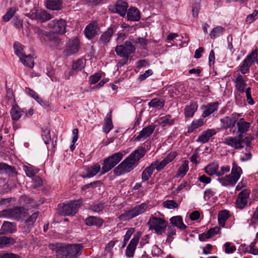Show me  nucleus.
Listing matches in <instances>:
<instances>
[{
	"label": "nucleus",
	"instance_id": "f257e3e1",
	"mask_svg": "<svg viewBox=\"0 0 258 258\" xmlns=\"http://www.w3.org/2000/svg\"><path fill=\"white\" fill-rule=\"evenodd\" d=\"M146 154V149L141 147L131 153L114 169V173L120 175L132 170L138 164L139 161Z\"/></svg>",
	"mask_w": 258,
	"mask_h": 258
},
{
	"label": "nucleus",
	"instance_id": "f03ea898",
	"mask_svg": "<svg viewBox=\"0 0 258 258\" xmlns=\"http://www.w3.org/2000/svg\"><path fill=\"white\" fill-rule=\"evenodd\" d=\"M49 247L55 251L56 258H77L83 248L81 244L65 245L58 243L50 244Z\"/></svg>",
	"mask_w": 258,
	"mask_h": 258
},
{
	"label": "nucleus",
	"instance_id": "7ed1b4c3",
	"mask_svg": "<svg viewBox=\"0 0 258 258\" xmlns=\"http://www.w3.org/2000/svg\"><path fill=\"white\" fill-rule=\"evenodd\" d=\"M242 173L241 167L238 165L235 161L232 162L231 173L225 177L219 178L218 180L223 185L234 186L240 177Z\"/></svg>",
	"mask_w": 258,
	"mask_h": 258
},
{
	"label": "nucleus",
	"instance_id": "20e7f679",
	"mask_svg": "<svg viewBox=\"0 0 258 258\" xmlns=\"http://www.w3.org/2000/svg\"><path fill=\"white\" fill-rule=\"evenodd\" d=\"M28 215V211L22 207L7 209L0 212V217L18 220Z\"/></svg>",
	"mask_w": 258,
	"mask_h": 258
},
{
	"label": "nucleus",
	"instance_id": "39448f33",
	"mask_svg": "<svg viewBox=\"0 0 258 258\" xmlns=\"http://www.w3.org/2000/svg\"><path fill=\"white\" fill-rule=\"evenodd\" d=\"M168 222L162 218H158L152 215L148 222L149 229L161 235L165 232Z\"/></svg>",
	"mask_w": 258,
	"mask_h": 258
},
{
	"label": "nucleus",
	"instance_id": "423d86ee",
	"mask_svg": "<svg viewBox=\"0 0 258 258\" xmlns=\"http://www.w3.org/2000/svg\"><path fill=\"white\" fill-rule=\"evenodd\" d=\"M149 207L146 203H143L140 205H136L130 210L126 211L121 214L118 218L120 221H124L130 220L142 214L147 211L149 210Z\"/></svg>",
	"mask_w": 258,
	"mask_h": 258
},
{
	"label": "nucleus",
	"instance_id": "0eeeda50",
	"mask_svg": "<svg viewBox=\"0 0 258 258\" xmlns=\"http://www.w3.org/2000/svg\"><path fill=\"white\" fill-rule=\"evenodd\" d=\"M123 154L120 152L115 153L105 159L101 174H104L114 168L122 159Z\"/></svg>",
	"mask_w": 258,
	"mask_h": 258
},
{
	"label": "nucleus",
	"instance_id": "6e6552de",
	"mask_svg": "<svg viewBox=\"0 0 258 258\" xmlns=\"http://www.w3.org/2000/svg\"><path fill=\"white\" fill-rule=\"evenodd\" d=\"M82 204L81 200L72 201L68 203L58 205L59 213L64 216H74Z\"/></svg>",
	"mask_w": 258,
	"mask_h": 258
},
{
	"label": "nucleus",
	"instance_id": "1a4fd4ad",
	"mask_svg": "<svg viewBox=\"0 0 258 258\" xmlns=\"http://www.w3.org/2000/svg\"><path fill=\"white\" fill-rule=\"evenodd\" d=\"M256 60L258 62L257 52L256 49H254L243 61L242 64L240 68V71L241 74L244 75L248 73L250 67Z\"/></svg>",
	"mask_w": 258,
	"mask_h": 258
},
{
	"label": "nucleus",
	"instance_id": "9d476101",
	"mask_svg": "<svg viewBox=\"0 0 258 258\" xmlns=\"http://www.w3.org/2000/svg\"><path fill=\"white\" fill-rule=\"evenodd\" d=\"M236 126L237 130L234 129L231 131V133L233 135H236L237 134L239 136V139H242L243 134L246 133L250 128V123L247 122L243 118L238 119V121L236 122Z\"/></svg>",
	"mask_w": 258,
	"mask_h": 258
},
{
	"label": "nucleus",
	"instance_id": "9b49d317",
	"mask_svg": "<svg viewBox=\"0 0 258 258\" xmlns=\"http://www.w3.org/2000/svg\"><path fill=\"white\" fill-rule=\"evenodd\" d=\"M240 116V114L234 113L229 116H226L221 118L220 122L222 128L224 129L230 128V131H232L231 129L235 126Z\"/></svg>",
	"mask_w": 258,
	"mask_h": 258
},
{
	"label": "nucleus",
	"instance_id": "f8f14e48",
	"mask_svg": "<svg viewBox=\"0 0 258 258\" xmlns=\"http://www.w3.org/2000/svg\"><path fill=\"white\" fill-rule=\"evenodd\" d=\"M23 50L15 49V53L19 57L21 62L24 66L32 69L34 66L33 55L30 54L26 55Z\"/></svg>",
	"mask_w": 258,
	"mask_h": 258
},
{
	"label": "nucleus",
	"instance_id": "ddd939ff",
	"mask_svg": "<svg viewBox=\"0 0 258 258\" xmlns=\"http://www.w3.org/2000/svg\"><path fill=\"white\" fill-rule=\"evenodd\" d=\"M48 27L51 29L52 33L63 34L66 32V22L62 19L54 20L50 22Z\"/></svg>",
	"mask_w": 258,
	"mask_h": 258
},
{
	"label": "nucleus",
	"instance_id": "4468645a",
	"mask_svg": "<svg viewBox=\"0 0 258 258\" xmlns=\"http://www.w3.org/2000/svg\"><path fill=\"white\" fill-rule=\"evenodd\" d=\"M132 42L126 41L125 42V45H117L115 48H118V47L121 48H125V47H130L131 48H135V46L145 47L149 43V40L143 37H138L132 39Z\"/></svg>",
	"mask_w": 258,
	"mask_h": 258
},
{
	"label": "nucleus",
	"instance_id": "2eb2a0df",
	"mask_svg": "<svg viewBox=\"0 0 258 258\" xmlns=\"http://www.w3.org/2000/svg\"><path fill=\"white\" fill-rule=\"evenodd\" d=\"M156 126L154 124H151L147 126L144 127L139 133L138 136L135 137V141L141 142L144 141L149 137L154 132Z\"/></svg>",
	"mask_w": 258,
	"mask_h": 258
},
{
	"label": "nucleus",
	"instance_id": "dca6fc26",
	"mask_svg": "<svg viewBox=\"0 0 258 258\" xmlns=\"http://www.w3.org/2000/svg\"><path fill=\"white\" fill-rule=\"evenodd\" d=\"M250 193V190L247 189H244L241 191L235 201L236 207L237 208L242 209L246 206Z\"/></svg>",
	"mask_w": 258,
	"mask_h": 258
},
{
	"label": "nucleus",
	"instance_id": "f3484780",
	"mask_svg": "<svg viewBox=\"0 0 258 258\" xmlns=\"http://www.w3.org/2000/svg\"><path fill=\"white\" fill-rule=\"evenodd\" d=\"M128 6L126 2L122 0L117 1L115 4L112 9L109 8L112 12L117 13L122 17H124Z\"/></svg>",
	"mask_w": 258,
	"mask_h": 258
},
{
	"label": "nucleus",
	"instance_id": "a211bd4d",
	"mask_svg": "<svg viewBox=\"0 0 258 258\" xmlns=\"http://www.w3.org/2000/svg\"><path fill=\"white\" fill-rule=\"evenodd\" d=\"M242 139L239 138L238 135L237 137H227L224 139L223 143L235 149H239L243 147Z\"/></svg>",
	"mask_w": 258,
	"mask_h": 258
},
{
	"label": "nucleus",
	"instance_id": "6ab92c4d",
	"mask_svg": "<svg viewBox=\"0 0 258 258\" xmlns=\"http://www.w3.org/2000/svg\"><path fill=\"white\" fill-rule=\"evenodd\" d=\"M86 36L88 39H92L100 33V28L96 22L93 21L89 24L84 31Z\"/></svg>",
	"mask_w": 258,
	"mask_h": 258
},
{
	"label": "nucleus",
	"instance_id": "aec40b11",
	"mask_svg": "<svg viewBox=\"0 0 258 258\" xmlns=\"http://www.w3.org/2000/svg\"><path fill=\"white\" fill-rule=\"evenodd\" d=\"M11 115L14 120H19L21 117L27 116L26 112L21 109L17 105H14L12 106L11 110Z\"/></svg>",
	"mask_w": 258,
	"mask_h": 258
},
{
	"label": "nucleus",
	"instance_id": "412c9836",
	"mask_svg": "<svg viewBox=\"0 0 258 258\" xmlns=\"http://www.w3.org/2000/svg\"><path fill=\"white\" fill-rule=\"evenodd\" d=\"M134 50L135 49H115L117 54L122 57L119 62L121 66L127 63L129 54L134 53Z\"/></svg>",
	"mask_w": 258,
	"mask_h": 258
},
{
	"label": "nucleus",
	"instance_id": "4be33fe9",
	"mask_svg": "<svg viewBox=\"0 0 258 258\" xmlns=\"http://www.w3.org/2000/svg\"><path fill=\"white\" fill-rule=\"evenodd\" d=\"M113 32V29L112 27H109L106 31L101 35L98 41L100 47H104L109 42Z\"/></svg>",
	"mask_w": 258,
	"mask_h": 258
},
{
	"label": "nucleus",
	"instance_id": "5701e85b",
	"mask_svg": "<svg viewBox=\"0 0 258 258\" xmlns=\"http://www.w3.org/2000/svg\"><path fill=\"white\" fill-rule=\"evenodd\" d=\"M127 20L131 21H138L140 19V13L135 7H131L126 11Z\"/></svg>",
	"mask_w": 258,
	"mask_h": 258
},
{
	"label": "nucleus",
	"instance_id": "b1692460",
	"mask_svg": "<svg viewBox=\"0 0 258 258\" xmlns=\"http://www.w3.org/2000/svg\"><path fill=\"white\" fill-rule=\"evenodd\" d=\"M176 120V118L175 117H173L171 115L167 114L160 117L158 121L160 125L164 127L167 125H173Z\"/></svg>",
	"mask_w": 258,
	"mask_h": 258
},
{
	"label": "nucleus",
	"instance_id": "393cba45",
	"mask_svg": "<svg viewBox=\"0 0 258 258\" xmlns=\"http://www.w3.org/2000/svg\"><path fill=\"white\" fill-rule=\"evenodd\" d=\"M216 133V131L214 129H208L202 133V134L200 136L197 141L200 142L202 144L207 142L211 137Z\"/></svg>",
	"mask_w": 258,
	"mask_h": 258
},
{
	"label": "nucleus",
	"instance_id": "a878e982",
	"mask_svg": "<svg viewBox=\"0 0 258 258\" xmlns=\"http://www.w3.org/2000/svg\"><path fill=\"white\" fill-rule=\"evenodd\" d=\"M62 0H46V7L52 11H59L62 8Z\"/></svg>",
	"mask_w": 258,
	"mask_h": 258
},
{
	"label": "nucleus",
	"instance_id": "bb28decb",
	"mask_svg": "<svg viewBox=\"0 0 258 258\" xmlns=\"http://www.w3.org/2000/svg\"><path fill=\"white\" fill-rule=\"evenodd\" d=\"M170 222L171 226L176 227L178 229L183 230L186 228V226L183 223L182 218L180 216H176L170 219Z\"/></svg>",
	"mask_w": 258,
	"mask_h": 258
},
{
	"label": "nucleus",
	"instance_id": "cd10ccee",
	"mask_svg": "<svg viewBox=\"0 0 258 258\" xmlns=\"http://www.w3.org/2000/svg\"><path fill=\"white\" fill-rule=\"evenodd\" d=\"M218 105L219 104L218 102H213L208 104L206 106H203L205 109L202 114V116L203 117L209 116L212 113L217 110Z\"/></svg>",
	"mask_w": 258,
	"mask_h": 258
},
{
	"label": "nucleus",
	"instance_id": "c85d7f7f",
	"mask_svg": "<svg viewBox=\"0 0 258 258\" xmlns=\"http://www.w3.org/2000/svg\"><path fill=\"white\" fill-rule=\"evenodd\" d=\"M234 83L235 84V87L239 92L243 93L245 91L246 83L244 80L243 77L241 75H238L237 76L234 81Z\"/></svg>",
	"mask_w": 258,
	"mask_h": 258
},
{
	"label": "nucleus",
	"instance_id": "c756f323",
	"mask_svg": "<svg viewBox=\"0 0 258 258\" xmlns=\"http://www.w3.org/2000/svg\"><path fill=\"white\" fill-rule=\"evenodd\" d=\"M218 168L219 164L217 162H214L207 165L205 167L204 170L209 176H213L214 175L217 176Z\"/></svg>",
	"mask_w": 258,
	"mask_h": 258
},
{
	"label": "nucleus",
	"instance_id": "7c9ffc66",
	"mask_svg": "<svg viewBox=\"0 0 258 258\" xmlns=\"http://www.w3.org/2000/svg\"><path fill=\"white\" fill-rule=\"evenodd\" d=\"M103 223V220L102 219L95 216H89L85 220V224L90 226H96L100 227Z\"/></svg>",
	"mask_w": 258,
	"mask_h": 258
},
{
	"label": "nucleus",
	"instance_id": "2f4dec72",
	"mask_svg": "<svg viewBox=\"0 0 258 258\" xmlns=\"http://www.w3.org/2000/svg\"><path fill=\"white\" fill-rule=\"evenodd\" d=\"M198 105L196 102L191 103L184 108V116L185 117H191L197 110Z\"/></svg>",
	"mask_w": 258,
	"mask_h": 258
},
{
	"label": "nucleus",
	"instance_id": "473e14b6",
	"mask_svg": "<svg viewBox=\"0 0 258 258\" xmlns=\"http://www.w3.org/2000/svg\"><path fill=\"white\" fill-rule=\"evenodd\" d=\"M113 125L111 119V112L107 114L103 126V131L106 134H108L113 128Z\"/></svg>",
	"mask_w": 258,
	"mask_h": 258
},
{
	"label": "nucleus",
	"instance_id": "72a5a7b5",
	"mask_svg": "<svg viewBox=\"0 0 258 258\" xmlns=\"http://www.w3.org/2000/svg\"><path fill=\"white\" fill-rule=\"evenodd\" d=\"M100 165L98 164H96L92 166L87 168L86 169L87 174L86 175H84L83 177L84 178L92 177L99 172V171L100 170Z\"/></svg>",
	"mask_w": 258,
	"mask_h": 258
},
{
	"label": "nucleus",
	"instance_id": "f704fd0d",
	"mask_svg": "<svg viewBox=\"0 0 258 258\" xmlns=\"http://www.w3.org/2000/svg\"><path fill=\"white\" fill-rule=\"evenodd\" d=\"M204 124V121L202 119L194 120L187 127V132L191 133Z\"/></svg>",
	"mask_w": 258,
	"mask_h": 258
},
{
	"label": "nucleus",
	"instance_id": "c9c22d12",
	"mask_svg": "<svg viewBox=\"0 0 258 258\" xmlns=\"http://www.w3.org/2000/svg\"><path fill=\"white\" fill-rule=\"evenodd\" d=\"M2 230L4 233H13L15 231V224L5 221L2 225Z\"/></svg>",
	"mask_w": 258,
	"mask_h": 258
},
{
	"label": "nucleus",
	"instance_id": "e433bc0d",
	"mask_svg": "<svg viewBox=\"0 0 258 258\" xmlns=\"http://www.w3.org/2000/svg\"><path fill=\"white\" fill-rule=\"evenodd\" d=\"M0 170L5 171L7 173L15 176L17 172L15 168L4 163H0Z\"/></svg>",
	"mask_w": 258,
	"mask_h": 258
},
{
	"label": "nucleus",
	"instance_id": "4c0bfd02",
	"mask_svg": "<svg viewBox=\"0 0 258 258\" xmlns=\"http://www.w3.org/2000/svg\"><path fill=\"white\" fill-rule=\"evenodd\" d=\"M15 242V241L12 238L1 236L0 237V248L7 247L10 244H14Z\"/></svg>",
	"mask_w": 258,
	"mask_h": 258
},
{
	"label": "nucleus",
	"instance_id": "58836bf2",
	"mask_svg": "<svg viewBox=\"0 0 258 258\" xmlns=\"http://www.w3.org/2000/svg\"><path fill=\"white\" fill-rule=\"evenodd\" d=\"M188 170V161L184 160L181 165L179 167L176 176H183Z\"/></svg>",
	"mask_w": 258,
	"mask_h": 258
},
{
	"label": "nucleus",
	"instance_id": "ea45409f",
	"mask_svg": "<svg viewBox=\"0 0 258 258\" xmlns=\"http://www.w3.org/2000/svg\"><path fill=\"white\" fill-rule=\"evenodd\" d=\"M229 217V212L227 210L221 211L218 215V219L219 223L220 225L223 226L225 224V221Z\"/></svg>",
	"mask_w": 258,
	"mask_h": 258
},
{
	"label": "nucleus",
	"instance_id": "a19ab883",
	"mask_svg": "<svg viewBox=\"0 0 258 258\" xmlns=\"http://www.w3.org/2000/svg\"><path fill=\"white\" fill-rule=\"evenodd\" d=\"M225 29L221 26H217L213 29L210 33V37L215 39L222 35Z\"/></svg>",
	"mask_w": 258,
	"mask_h": 258
},
{
	"label": "nucleus",
	"instance_id": "79ce46f5",
	"mask_svg": "<svg viewBox=\"0 0 258 258\" xmlns=\"http://www.w3.org/2000/svg\"><path fill=\"white\" fill-rule=\"evenodd\" d=\"M85 66V62L82 59L74 61L72 64V69L76 72L81 71Z\"/></svg>",
	"mask_w": 258,
	"mask_h": 258
},
{
	"label": "nucleus",
	"instance_id": "37998d69",
	"mask_svg": "<svg viewBox=\"0 0 258 258\" xmlns=\"http://www.w3.org/2000/svg\"><path fill=\"white\" fill-rule=\"evenodd\" d=\"M23 168L26 173V174L28 177L34 176L39 171V169L34 168L32 166L24 165Z\"/></svg>",
	"mask_w": 258,
	"mask_h": 258
},
{
	"label": "nucleus",
	"instance_id": "c03bdc74",
	"mask_svg": "<svg viewBox=\"0 0 258 258\" xmlns=\"http://www.w3.org/2000/svg\"><path fill=\"white\" fill-rule=\"evenodd\" d=\"M52 19L51 15L45 10H38L37 20L45 22Z\"/></svg>",
	"mask_w": 258,
	"mask_h": 258
},
{
	"label": "nucleus",
	"instance_id": "a18cd8bd",
	"mask_svg": "<svg viewBox=\"0 0 258 258\" xmlns=\"http://www.w3.org/2000/svg\"><path fill=\"white\" fill-rule=\"evenodd\" d=\"M164 102L157 98L153 99L148 103L150 107L161 108L164 106Z\"/></svg>",
	"mask_w": 258,
	"mask_h": 258
},
{
	"label": "nucleus",
	"instance_id": "49530a36",
	"mask_svg": "<svg viewBox=\"0 0 258 258\" xmlns=\"http://www.w3.org/2000/svg\"><path fill=\"white\" fill-rule=\"evenodd\" d=\"M45 35L48 38H53V39H51L50 40V43L51 45H53L54 46H58L59 43L61 42L60 39L57 36H54L53 34L46 33Z\"/></svg>",
	"mask_w": 258,
	"mask_h": 258
},
{
	"label": "nucleus",
	"instance_id": "de8ad7c7",
	"mask_svg": "<svg viewBox=\"0 0 258 258\" xmlns=\"http://www.w3.org/2000/svg\"><path fill=\"white\" fill-rule=\"evenodd\" d=\"M176 234V229L174 226H169L167 229L166 241L170 243L173 239V236Z\"/></svg>",
	"mask_w": 258,
	"mask_h": 258
},
{
	"label": "nucleus",
	"instance_id": "09e8293b",
	"mask_svg": "<svg viewBox=\"0 0 258 258\" xmlns=\"http://www.w3.org/2000/svg\"><path fill=\"white\" fill-rule=\"evenodd\" d=\"M16 12L15 7L11 8L3 17V20L5 22H8L13 17Z\"/></svg>",
	"mask_w": 258,
	"mask_h": 258
},
{
	"label": "nucleus",
	"instance_id": "8fccbe9b",
	"mask_svg": "<svg viewBox=\"0 0 258 258\" xmlns=\"http://www.w3.org/2000/svg\"><path fill=\"white\" fill-rule=\"evenodd\" d=\"M257 223H258V206L253 212L248 224L249 226L255 228Z\"/></svg>",
	"mask_w": 258,
	"mask_h": 258
},
{
	"label": "nucleus",
	"instance_id": "3c124183",
	"mask_svg": "<svg viewBox=\"0 0 258 258\" xmlns=\"http://www.w3.org/2000/svg\"><path fill=\"white\" fill-rule=\"evenodd\" d=\"M163 206L169 209H173L178 208V204L174 200H166L163 202Z\"/></svg>",
	"mask_w": 258,
	"mask_h": 258
},
{
	"label": "nucleus",
	"instance_id": "603ef678",
	"mask_svg": "<svg viewBox=\"0 0 258 258\" xmlns=\"http://www.w3.org/2000/svg\"><path fill=\"white\" fill-rule=\"evenodd\" d=\"M69 48H79L80 47V43L77 37H74L69 40L68 43Z\"/></svg>",
	"mask_w": 258,
	"mask_h": 258
},
{
	"label": "nucleus",
	"instance_id": "864d4df0",
	"mask_svg": "<svg viewBox=\"0 0 258 258\" xmlns=\"http://www.w3.org/2000/svg\"><path fill=\"white\" fill-rule=\"evenodd\" d=\"M39 215V212H36L32 214L31 216H30L25 222V224L26 225H30L31 226H33V224L36 221V220L38 218Z\"/></svg>",
	"mask_w": 258,
	"mask_h": 258
},
{
	"label": "nucleus",
	"instance_id": "5fc2aeb1",
	"mask_svg": "<svg viewBox=\"0 0 258 258\" xmlns=\"http://www.w3.org/2000/svg\"><path fill=\"white\" fill-rule=\"evenodd\" d=\"M41 136L45 144H48L51 139L49 130L47 128L43 130Z\"/></svg>",
	"mask_w": 258,
	"mask_h": 258
},
{
	"label": "nucleus",
	"instance_id": "6e6d98bb",
	"mask_svg": "<svg viewBox=\"0 0 258 258\" xmlns=\"http://www.w3.org/2000/svg\"><path fill=\"white\" fill-rule=\"evenodd\" d=\"M141 234L138 233V234L135 235L134 237L131 240L130 243L128 246L130 247H132L136 249V246H137L140 238Z\"/></svg>",
	"mask_w": 258,
	"mask_h": 258
},
{
	"label": "nucleus",
	"instance_id": "4d7b16f0",
	"mask_svg": "<svg viewBox=\"0 0 258 258\" xmlns=\"http://www.w3.org/2000/svg\"><path fill=\"white\" fill-rule=\"evenodd\" d=\"M90 209L95 212H100L104 209L103 204L100 203H94L90 205Z\"/></svg>",
	"mask_w": 258,
	"mask_h": 258
},
{
	"label": "nucleus",
	"instance_id": "13d9d810",
	"mask_svg": "<svg viewBox=\"0 0 258 258\" xmlns=\"http://www.w3.org/2000/svg\"><path fill=\"white\" fill-rule=\"evenodd\" d=\"M258 15V11L254 10L253 13L248 15L246 18V22L247 23L250 24L254 21L257 19Z\"/></svg>",
	"mask_w": 258,
	"mask_h": 258
},
{
	"label": "nucleus",
	"instance_id": "bf43d9fd",
	"mask_svg": "<svg viewBox=\"0 0 258 258\" xmlns=\"http://www.w3.org/2000/svg\"><path fill=\"white\" fill-rule=\"evenodd\" d=\"M101 78V74L99 73H96L91 76L89 78V82L91 84H96Z\"/></svg>",
	"mask_w": 258,
	"mask_h": 258
},
{
	"label": "nucleus",
	"instance_id": "052dcab7",
	"mask_svg": "<svg viewBox=\"0 0 258 258\" xmlns=\"http://www.w3.org/2000/svg\"><path fill=\"white\" fill-rule=\"evenodd\" d=\"M219 231L220 228L218 227L210 228L207 232V238H210L215 234H217Z\"/></svg>",
	"mask_w": 258,
	"mask_h": 258
},
{
	"label": "nucleus",
	"instance_id": "680f3d73",
	"mask_svg": "<svg viewBox=\"0 0 258 258\" xmlns=\"http://www.w3.org/2000/svg\"><path fill=\"white\" fill-rule=\"evenodd\" d=\"M246 96L247 98V101L248 104L250 105H252L254 104V102L251 97V89L248 87L245 89Z\"/></svg>",
	"mask_w": 258,
	"mask_h": 258
},
{
	"label": "nucleus",
	"instance_id": "e2e57ef3",
	"mask_svg": "<svg viewBox=\"0 0 258 258\" xmlns=\"http://www.w3.org/2000/svg\"><path fill=\"white\" fill-rule=\"evenodd\" d=\"M252 155L249 152L241 153L240 155V160L241 162H245L251 159Z\"/></svg>",
	"mask_w": 258,
	"mask_h": 258
},
{
	"label": "nucleus",
	"instance_id": "0e129e2a",
	"mask_svg": "<svg viewBox=\"0 0 258 258\" xmlns=\"http://www.w3.org/2000/svg\"><path fill=\"white\" fill-rule=\"evenodd\" d=\"M153 163H156V165L155 167L158 171H159L161 169H163L168 164L164 159L163 160H162L160 163H158V162L157 161H154Z\"/></svg>",
	"mask_w": 258,
	"mask_h": 258
},
{
	"label": "nucleus",
	"instance_id": "69168bd1",
	"mask_svg": "<svg viewBox=\"0 0 258 258\" xmlns=\"http://www.w3.org/2000/svg\"><path fill=\"white\" fill-rule=\"evenodd\" d=\"M100 183V181H95L93 182H92L90 183L87 184L83 186L81 188V190H85L88 188H94L96 187V185Z\"/></svg>",
	"mask_w": 258,
	"mask_h": 258
},
{
	"label": "nucleus",
	"instance_id": "338daca9",
	"mask_svg": "<svg viewBox=\"0 0 258 258\" xmlns=\"http://www.w3.org/2000/svg\"><path fill=\"white\" fill-rule=\"evenodd\" d=\"M224 246L225 248V252L227 253H233L236 250V247L233 245L230 246L229 242H226L224 244Z\"/></svg>",
	"mask_w": 258,
	"mask_h": 258
},
{
	"label": "nucleus",
	"instance_id": "774afa93",
	"mask_svg": "<svg viewBox=\"0 0 258 258\" xmlns=\"http://www.w3.org/2000/svg\"><path fill=\"white\" fill-rule=\"evenodd\" d=\"M38 13V10L33 9L31 10L29 13L27 14L26 16L30 18L31 19L37 20Z\"/></svg>",
	"mask_w": 258,
	"mask_h": 258
}]
</instances>
